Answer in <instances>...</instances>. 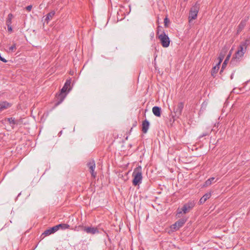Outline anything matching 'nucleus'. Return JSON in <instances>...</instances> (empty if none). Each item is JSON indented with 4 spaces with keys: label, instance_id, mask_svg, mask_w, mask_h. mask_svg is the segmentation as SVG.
<instances>
[{
    "label": "nucleus",
    "instance_id": "nucleus-1",
    "mask_svg": "<svg viewBox=\"0 0 250 250\" xmlns=\"http://www.w3.org/2000/svg\"><path fill=\"white\" fill-rule=\"evenodd\" d=\"M247 44V41L241 42L238 50L235 53L231 61L232 64H236L241 60L246 51Z\"/></svg>",
    "mask_w": 250,
    "mask_h": 250
},
{
    "label": "nucleus",
    "instance_id": "nucleus-2",
    "mask_svg": "<svg viewBox=\"0 0 250 250\" xmlns=\"http://www.w3.org/2000/svg\"><path fill=\"white\" fill-rule=\"evenodd\" d=\"M132 176L133 177L132 183L134 186L139 185L142 183L143 176L141 167H138L134 169Z\"/></svg>",
    "mask_w": 250,
    "mask_h": 250
},
{
    "label": "nucleus",
    "instance_id": "nucleus-3",
    "mask_svg": "<svg viewBox=\"0 0 250 250\" xmlns=\"http://www.w3.org/2000/svg\"><path fill=\"white\" fill-rule=\"evenodd\" d=\"M195 203L194 201H190L185 204L183 207L181 208H178L177 212V214L182 213L186 214L189 212L195 206Z\"/></svg>",
    "mask_w": 250,
    "mask_h": 250
},
{
    "label": "nucleus",
    "instance_id": "nucleus-4",
    "mask_svg": "<svg viewBox=\"0 0 250 250\" xmlns=\"http://www.w3.org/2000/svg\"><path fill=\"white\" fill-rule=\"evenodd\" d=\"M71 83V79L67 80L65 82L61 90V93L59 95L60 101L58 102V104L62 103L65 98L66 94L65 93L67 89L70 90V84Z\"/></svg>",
    "mask_w": 250,
    "mask_h": 250
},
{
    "label": "nucleus",
    "instance_id": "nucleus-5",
    "mask_svg": "<svg viewBox=\"0 0 250 250\" xmlns=\"http://www.w3.org/2000/svg\"><path fill=\"white\" fill-rule=\"evenodd\" d=\"M199 8L200 5L197 2L191 7L188 15L189 22H191L192 20H195L197 18Z\"/></svg>",
    "mask_w": 250,
    "mask_h": 250
},
{
    "label": "nucleus",
    "instance_id": "nucleus-6",
    "mask_svg": "<svg viewBox=\"0 0 250 250\" xmlns=\"http://www.w3.org/2000/svg\"><path fill=\"white\" fill-rule=\"evenodd\" d=\"M78 228V229L77 230H79V229H81L84 232L88 234H95L99 233V229L96 227H93L92 226L86 227L84 226L83 225H80L78 227H76V229Z\"/></svg>",
    "mask_w": 250,
    "mask_h": 250
},
{
    "label": "nucleus",
    "instance_id": "nucleus-7",
    "mask_svg": "<svg viewBox=\"0 0 250 250\" xmlns=\"http://www.w3.org/2000/svg\"><path fill=\"white\" fill-rule=\"evenodd\" d=\"M158 39L160 40L163 47H167L169 45V38L164 32H163L161 34L158 35Z\"/></svg>",
    "mask_w": 250,
    "mask_h": 250
},
{
    "label": "nucleus",
    "instance_id": "nucleus-8",
    "mask_svg": "<svg viewBox=\"0 0 250 250\" xmlns=\"http://www.w3.org/2000/svg\"><path fill=\"white\" fill-rule=\"evenodd\" d=\"M184 106V104L183 102H179L175 106L173 111L175 116L179 117L181 115Z\"/></svg>",
    "mask_w": 250,
    "mask_h": 250
},
{
    "label": "nucleus",
    "instance_id": "nucleus-9",
    "mask_svg": "<svg viewBox=\"0 0 250 250\" xmlns=\"http://www.w3.org/2000/svg\"><path fill=\"white\" fill-rule=\"evenodd\" d=\"M187 221V219L185 218H183L180 219L177 221H176L175 224L173 225V229L177 230L181 228L185 224L186 222Z\"/></svg>",
    "mask_w": 250,
    "mask_h": 250
},
{
    "label": "nucleus",
    "instance_id": "nucleus-10",
    "mask_svg": "<svg viewBox=\"0 0 250 250\" xmlns=\"http://www.w3.org/2000/svg\"><path fill=\"white\" fill-rule=\"evenodd\" d=\"M87 166L90 169V172L91 173L92 176L95 178L96 175V173L94 172V169L95 168V162L93 160L89 162L87 164Z\"/></svg>",
    "mask_w": 250,
    "mask_h": 250
},
{
    "label": "nucleus",
    "instance_id": "nucleus-11",
    "mask_svg": "<svg viewBox=\"0 0 250 250\" xmlns=\"http://www.w3.org/2000/svg\"><path fill=\"white\" fill-rule=\"evenodd\" d=\"M10 125L12 128H14L15 125H18L21 124V120H16L14 118H9L7 119Z\"/></svg>",
    "mask_w": 250,
    "mask_h": 250
},
{
    "label": "nucleus",
    "instance_id": "nucleus-12",
    "mask_svg": "<svg viewBox=\"0 0 250 250\" xmlns=\"http://www.w3.org/2000/svg\"><path fill=\"white\" fill-rule=\"evenodd\" d=\"M149 126V123L147 120H145L142 123V131L144 133H146Z\"/></svg>",
    "mask_w": 250,
    "mask_h": 250
},
{
    "label": "nucleus",
    "instance_id": "nucleus-13",
    "mask_svg": "<svg viewBox=\"0 0 250 250\" xmlns=\"http://www.w3.org/2000/svg\"><path fill=\"white\" fill-rule=\"evenodd\" d=\"M57 230L55 229V227L54 226L45 230L44 232L42 233V235H44V236H46L51 234H53Z\"/></svg>",
    "mask_w": 250,
    "mask_h": 250
},
{
    "label": "nucleus",
    "instance_id": "nucleus-14",
    "mask_svg": "<svg viewBox=\"0 0 250 250\" xmlns=\"http://www.w3.org/2000/svg\"><path fill=\"white\" fill-rule=\"evenodd\" d=\"M11 106V104L6 101H3L0 103V112L7 109Z\"/></svg>",
    "mask_w": 250,
    "mask_h": 250
},
{
    "label": "nucleus",
    "instance_id": "nucleus-15",
    "mask_svg": "<svg viewBox=\"0 0 250 250\" xmlns=\"http://www.w3.org/2000/svg\"><path fill=\"white\" fill-rule=\"evenodd\" d=\"M57 231L59 229L65 230L69 228L70 226L67 224H60L55 226Z\"/></svg>",
    "mask_w": 250,
    "mask_h": 250
},
{
    "label": "nucleus",
    "instance_id": "nucleus-16",
    "mask_svg": "<svg viewBox=\"0 0 250 250\" xmlns=\"http://www.w3.org/2000/svg\"><path fill=\"white\" fill-rule=\"evenodd\" d=\"M248 20V18H246L245 19L242 20V21L238 25V32H241L243 29V28L246 25Z\"/></svg>",
    "mask_w": 250,
    "mask_h": 250
},
{
    "label": "nucleus",
    "instance_id": "nucleus-17",
    "mask_svg": "<svg viewBox=\"0 0 250 250\" xmlns=\"http://www.w3.org/2000/svg\"><path fill=\"white\" fill-rule=\"evenodd\" d=\"M211 193H206L200 199V200H199V204H204L208 199L211 197Z\"/></svg>",
    "mask_w": 250,
    "mask_h": 250
},
{
    "label": "nucleus",
    "instance_id": "nucleus-18",
    "mask_svg": "<svg viewBox=\"0 0 250 250\" xmlns=\"http://www.w3.org/2000/svg\"><path fill=\"white\" fill-rule=\"evenodd\" d=\"M55 12L54 11H51L48 13L44 19V22L48 23V22L52 19V17L55 15Z\"/></svg>",
    "mask_w": 250,
    "mask_h": 250
},
{
    "label": "nucleus",
    "instance_id": "nucleus-19",
    "mask_svg": "<svg viewBox=\"0 0 250 250\" xmlns=\"http://www.w3.org/2000/svg\"><path fill=\"white\" fill-rule=\"evenodd\" d=\"M152 112L157 117L161 116V109L160 107L155 106L152 108Z\"/></svg>",
    "mask_w": 250,
    "mask_h": 250
},
{
    "label": "nucleus",
    "instance_id": "nucleus-20",
    "mask_svg": "<svg viewBox=\"0 0 250 250\" xmlns=\"http://www.w3.org/2000/svg\"><path fill=\"white\" fill-rule=\"evenodd\" d=\"M13 15L11 13L9 14L8 15L7 19L6 21V23L7 25H11L12 23V19L13 18Z\"/></svg>",
    "mask_w": 250,
    "mask_h": 250
},
{
    "label": "nucleus",
    "instance_id": "nucleus-21",
    "mask_svg": "<svg viewBox=\"0 0 250 250\" xmlns=\"http://www.w3.org/2000/svg\"><path fill=\"white\" fill-rule=\"evenodd\" d=\"M219 64H216L214 66L211 70V75L212 76H214V74H215L219 69Z\"/></svg>",
    "mask_w": 250,
    "mask_h": 250
},
{
    "label": "nucleus",
    "instance_id": "nucleus-22",
    "mask_svg": "<svg viewBox=\"0 0 250 250\" xmlns=\"http://www.w3.org/2000/svg\"><path fill=\"white\" fill-rule=\"evenodd\" d=\"M214 179H215L214 177H211V178L208 179L205 182L204 186L207 187V186L210 185L211 184V183H212V182L214 180Z\"/></svg>",
    "mask_w": 250,
    "mask_h": 250
},
{
    "label": "nucleus",
    "instance_id": "nucleus-23",
    "mask_svg": "<svg viewBox=\"0 0 250 250\" xmlns=\"http://www.w3.org/2000/svg\"><path fill=\"white\" fill-rule=\"evenodd\" d=\"M16 49V45L15 43L13 44L11 46H10L9 48V52H14Z\"/></svg>",
    "mask_w": 250,
    "mask_h": 250
},
{
    "label": "nucleus",
    "instance_id": "nucleus-24",
    "mask_svg": "<svg viewBox=\"0 0 250 250\" xmlns=\"http://www.w3.org/2000/svg\"><path fill=\"white\" fill-rule=\"evenodd\" d=\"M224 54H223L222 53H220L219 54V58L220 59V61L218 64H220L221 62H222V60L224 59Z\"/></svg>",
    "mask_w": 250,
    "mask_h": 250
},
{
    "label": "nucleus",
    "instance_id": "nucleus-25",
    "mask_svg": "<svg viewBox=\"0 0 250 250\" xmlns=\"http://www.w3.org/2000/svg\"><path fill=\"white\" fill-rule=\"evenodd\" d=\"M7 29L8 31L11 32L12 31V28L11 25H7Z\"/></svg>",
    "mask_w": 250,
    "mask_h": 250
},
{
    "label": "nucleus",
    "instance_id": "nucleus-26",
    "mask_svg": "<svg viewBox=\"0 0 250 250\" xmlns=\"http://www.w3.org/2000/svg\"><path fill=\"white\" fill-rule=\"evenodd\" d=\"M230 56H231V53L229 52V54L227 56V57L225 60V62H227L229 59Z\"/></svg>",
    "mask_w": 250,
    "mask_h": 250
},
{
    "label": "nucleus",
    "instance_id": "nucleus-27",
    "mask_svg": "<svg viewBox=\"0 0 250 250\" xmlns=\"http://www.w3.org/2000/svg\"><path fill=\"white\" fill-rule=\"evenodd\" d=\"M168 20L167 18H166L164 19V23H165V25L166 26H167V22H168Z\"/></svg>",
    "mask_w": 250,
    "mask_h": 250
},
{
    "label": "nucleus",
    "instance_id": "nucleus-28",
    "mask_svg": "<svg viewBox=\"0 0 250 250\" xmlns=\"http://www.w3.org/2000/svg\"><path fill=\"white\" fill-rule=\"evenodd\" d=\"M32 5H28L26 7V9L28 10V11H30L32 9Z\"/></svg>",
    "mask_w": 250,
    "mask_h": 250
},
{
    "label": "nucleus",
    "instance_id": "nucleus-29",
    "mask_svg": "<svg viewBox=\"0 0 250 250\" xmlns=\"http://www.w3.org/2000/svg\"><path fill=\"white\" fill-rule=\"evenodd\" d=\"M234 76V73H232L230 76V79L232 80Z\"/></svg>",
    "mask_w": 250,
    "mask_h": 250
},
{
    "label": "nucleus",
    "instance_id": "nucleus-30",
    "mask_svg": "<svg viewBox=\"0 0 250 250\" xmlns=\"http://www.w3.org/2000/svg\"><path fill=\"white\" fill-rule=\"evenodd\" d=\"M205 136H206V134H203L201 136H200V138L203 137Z\"/></svg>",
    "mask_w": 250,
    "mask_h": 250
},
{
    "label": "nucleus",
    "instance_id": "nucleus-31",
    "mask_svg": "<svg viewBox=\"0 0 250 250\" xmlns=\"http://www.w3.org/2000/svg\"><path fill=\"white\" fill-rule=\"evenodd\" d=\"M226 62H225V61H224V62H223V63L222 67H224V65H225V64H226Z\"/></svg>",
    "mask_w": 250,
    "mask_h": 250
}]
</instances>
